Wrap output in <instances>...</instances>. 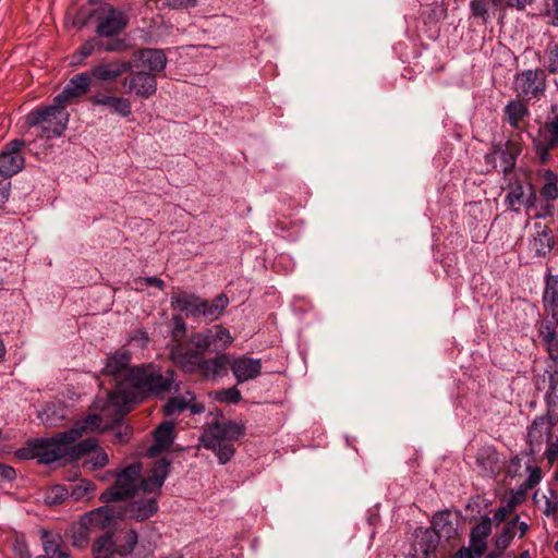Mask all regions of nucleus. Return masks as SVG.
<instances>
[{
  "instance_id": "nucleus-1",
  "label": "nucleus",
  "mask_w": 558,
  "mask_h": 558,
  "mask_svg": "<svg viewBox=\"0 0 558 558\" xmlns=\"http://www.w3.org/2000/svg\"><path fill=\"white\" fill-rule=\"evenodd\" d=\"M95 408L100 411L99 414L90 413L76 421L68 429V437L72 440L80 439L85 433H104L113 428L131 411V399L125 391H111L106 400L97 399Z\"/></svg>"
},
{
  "instance_id": "nucleus-2",
  "label": "nucleus",
  "mask_w": 558,
  "mask_h": 558,
  "mask_svg": "<svg viewBox=\"0 0 558 558\" xmlns=\"http://www.w3.org/2000/svg\"><path fill=\"white\" fill-rule=\"evenodd\" d=\"M68 437V430L58 433L51 438H37L32 441L34 456L40 463H52L62 458L78 460L97 446L96 438H86L78 444H74Z\"/></svg>"
},
{
  "instance_id": "nucleus-3",
  "label": "nucleus",
  "mask_w": 558,
  "mask_h": 558,
  "mask_svg": "<svg viewBox=\"0 0 558 558\" xmlns=\"http://www.w3.org/2000/svg\"><path fill=\"white\" fill-rule=\"evenodd\" d=\"M458 536V520L449 511L437 512L432 527L420 531L412 545V558H437L436 549L441 539L450 542Z\"/></svg>"
},
{
  "instance_id": "nucleus-4",
  "label": "nucleus",
  "mask_w": 558,
  "mask_h": 558,
  "mask_svg": "<svg viewBox=\"0 0 558 558\" xmlns=\"http://www.w3.org/2000/svg\"><path fill=\"white\" fill-rule=\"evenodd\" d=\"M128 384L145 398L178 392L180 384L175 381L173 369L161 368L153 363L131 367L128 372Z\"/></svg>"
},
{
  "instance_id": "nucleus-5",
  "label": "nucleus",
  "mask_w": 558,
  "mask_h": 558,
  "mask_svg": "<svg viewBox=\"0 0 558 558\" xmlns=\"http://www.w3.org/2000/svg\"><path fill=\"white\" fill-rule=\"evenodd\" d=\"M26 122L29 126L39 128L41 137H59L66 130L69 112L63 105L53 101L51 106L32 110Z\"/></svg>"
},
{
  "instance_id": "nucleus-6",
  "label": "nucleus",
  "mask_w": 558,
  "mask_h": 558,
  "mask_svg": "<svg viewBox=\"0 0 558 558\" xmlns=\"http://www.w3.org/2000/svg\"><path fill=\"white\" fill-rule=\"evenodd\" d=\"M142 464L134 462L117 474L116 483L100 495V501L108 504L123 500L138 489Z\"/></svg>"
},
{
  "instance_id": "nucleus-7",
  "label": "nucleus",
  "mask_w": 558,
  "mask_h": 558,
  "mask_svg": "<svg viewBox=\"0 0 558 558\" xmlns=\"http://www.w3.org/2000/svg\"><path fill=\"white\" fill-rule=\"evenodd\" d=\"M168 349L169 359L183 372L189 374L198 372L205 353L199 348L194 347L192 337L186 341H172Z\"/></svg>"
},
{
  "instance_id": "nucleus-8",
  "label": "nucleus",
  "mask_w": 558,
  "mask_h": 558,
  "mask_svg": "<svg viewBox=\"0 0 558 558\" xmlns=\"http://www.w3.org/2000/svg\"><path fill=\"white\" fill-rule=\"evenodd\" d=\"M517 97L531 100L539 97L546 89V74L543 70H525L518 73L513 80Z\"/></svg>"
},
{
  "instance_id": "nucleus-9",
  "label": "nucleus",
  "mask_w": 558,
  "mask_h": 558,
  "mask_svg": "<svg viewBox=\"0 0 558 558\" xmlns=\"http://www.w3.org/2000/svg\"><path fill=\"white\" fill-rule=\"evenodd\" d=\"M123 92L129 95L148 99L157 92V78L146 70H130L121 81Z\"/></svg>"
},
{
  "instance_id": "nucleus-10",
  "label": "nucleus",
  "mask_w": 558,
  "mask_h": 558,
  "mask_svg": "<svg viewBox=\"0 0 558 558\" xmlns=\"http://www.w3.org/2000/svg\"><path fill=\"white\" fill-rule=\"evenodd\" d=\"M93 15L97 20V34L105 37L120 33L128 23L126 15L108 3L102 4Z\"/></svg>"
},
{
  "instance_id": "nucleus-11",
  "label": "nucleus",
  "mask_w": 558,
  "mask_h": 558,
  "mask_svg": "<svg viewBox=\"0 0 558 558\" xmlns=\"http://www.w3.org/2000/svg\"><path fill=\"white\" fill-rule=\"evenodd\" d=\"M133 69V61L123 59L102 60L95 64L88 74L99 83H113Z\"/></svg>"
},
{
  "instance_id": "nucleus-12",
  "label": "nucleus",
  "mask_w": 558,
  "mask_h": 558,
  "mask_svg": "<svg viewBox=\"0 0 558 558\" xmlns=\"http://www.w3.org/2000/svg\"><path fill=\"white\" fill-rule=\"evenodd\" d=\"M25 146L23 140L9 142L0 153V175L10 178L20 172L24 166L22 149Z\"/></svg>"
},
{
  "instance_id": "nucleus-13",
  "label": "nucleus",
  "mask_w": 558,
  "mask_h": 558,
  "mask_svg": "<svg viewBox=\"0 0 558 558\" xmlns=\"http://www.w3.org/2000/svg\"><path fill=\"white\" fill-rule=\"evenodd\" d=\"M522 151V146L519 141L508 140L505 144L494 145L493 151L485 156L487 163L496 161L498 156L500 159L501 171L504 174L510 173L517 163V158Z\"/></svg>"
},
{
  "instance_id": "nucleus-14",
  "label": "nucleus",
  "mask_w": 558,
  "mask_h": 558,
  "mask_svg": "<svg viewBox=\"0 0 558 558\" xmlns=\"http://www.w3.org/2000/svg\"><path fill=\"white\" fill-rule=\"evenodd\" d=\"M92 78L88 72L75 74L70 78L63 90L58 94L53 101L63 105L65 108L75 99L84 96L89 90Z\"/></svg>"
},
{
  "instance_id": "nucleus-15",
  "label": "nucleus",
  "mask_w": 558,
  "mask_h": 558,
  "mask_svg": "<svg viewBox=\"0 0 558 558\" xmlns=\"http://www.w3.org/2000/svg\"><path fill=\"white\" fill-rule=\"evenodd\" d=\"M133 56L134 61L137 62L133 64V68L146 70L147 73H153L156 78L159 73L165 71L168 61L161 49L144 48L135 51Z\"/></svg>"
},
{
  "instance_id": "nucleus-16",
  "label": "nucleus",
  "mask_w": 558,
  "mask_h": 558,
  "mask_svg": "<svg viewBox=\"0 0 558 558\" xmlns=\"http://www.w3.org/2000/svg\"><path fill=\"white\" fill-rule=\"evenodd\" d=\"M187 409L192 414H199L205 411V405L196 401V397L192 391H185L184 393L170 398L163 404L162 412L166 416H173Z\"/></svg>"
},
{
  "instance_id": "nucleus-17",
  "label": "nucleus",
  "mask_w": 558,
  "mask_h": 558,
  "mask_svg": "<svg viewBox=\"0 0 558 558\" xmlns=\"http://www.w3.org/2000/svg\"><path fill=\"white\" fill-rule=\"evenodd\" d=\"M118 518L119 512L110 506L96 508L82 515L83 524L89 525L93 532L113 527Z\"/></svg>"
},
{
  "instance_id": "nucleus-18",
  "label": "nucleus",
  "mask_w": 558,
  "mask_h": 558,
  "mask_svg": "<svg viewBox=\"0 0 558 558\" xmlns=\"http://www.w3.org/2000/svg\"><path fill=\"white\" fill-rule=\"evenodd\" d=\"M131 360V352L126 349H120L107 357L102 373L112 376L114 379L124 378L128 381Z\"/></svg>"
},
{
  "instance_id": "nucleus-19",
  "label": "nucleus",
  "mask_w": 558,
  "mask_h": 558,
  "mask_svg": "<svg viewBox=\"0 0 558 558\" xmlns=\"http://www.w3.org/2000/svg\"><path fill=\"white\" fill-rule=\"evenodd\" d=\"M238 384L257 378L262 373V361L247 356L231 360V367Z\"/></svg>"
},
{
  "instance_id": "nucleus-20",
  "label": "nucleus",
  "mask_w": 558,
  "mask_h": 558,
  "mask_svg": "<svg viewBox=\"0 0 558 558\" xmlns=\"http://www.w3.org/2000/svg\"><path fill=\"white\" fill-rule=\"evenodd\" d=\"M170 461L161 458L154 463L150 474L143 477L138 482V490L143 493H154L161 488L163 482L169 473Z\"/></svg>"
},
{
  "instance_id": "nucleus-21",
  "label": "nucleus",
  "mask_w": 558,
  "mask_h": 558,
  "mask_svg": "<svg viewBox=\"0 0 558 558\" xmlns=\"http://www.w3.org/2000/svg\"><path fill=\"white\" fill-rule=\"evenodd\" d=\"M524 101L520 98L512 99L504 108V121L513 130L521 131L527 124L530 110Z\"/></svg>"
},
{
  "instance_id": "nucleus-22",
  "label": "nucleus",
  "mask_w": 558,
  "mask_h": 558,
  "mask_svg": "<svg viewBox=\"0 0 558 558\" xmlns=\"http://www.w3.org/2000/svg\"><path fill=\"white\" fill-rule=\"evenodd\" d=\"M231 367V359L228 354H217L211 359L203 357L198 372L206 379H216L225 376Z\"/></svg>"
},
{
  "instance_id": "nucleus-23",
  "label": "nucleus",
  "mask_w": 558,
  "mask_h": 558,
  "mask_svg": "<svg viewBox=\"0 0 558 558\" xmlns=\"http://www.w3.org/2000/svg\"><path fill=\"white\" fill-rule=\"evenodd\" d=\"M553 423L544 416H538L532 422L527 430V442L532 451L538 450L544 441H549Z\"/></svg>"
},
{
  "instance_id": "nucleus-24",
  "label": "nucleus",
  "mask_w": 558,
  "mask_h": 558,
  "mask_svg": "<svg viewBox=\"0 0 558 558\" xmlns=\"http://www.w3.org/2000/svg\"><path fill=\"white\" fill-rule=\"evenodd\" d=\"M174 439V424L170 421L162 422L154 432V444L147 449V456L154 458L168 449Z\"/></svg>"
},
{
  "instance_id": "nucleus-25",
  "label": "nucleus",
  "mask_w": 558,
  "mask_h": 558,
  "mask_svg": "<svg viewBox=\"0 0 558 558\" xmlns=\"http://www.w3.org/2000/svg\"><path fill=\"white\" fill-rule=\"evenodd\" d=\"M158 511V501L155 497L138 498L132 500L126 508L129 518L142 522L153 517Z\"/></svg>"
},
{
  "instance_id": "nucleus-26",
  "label": "nucleus",
  "mask_w": 558,
  "mask_h": 558,
  "mask_svg": "<svg viewBox=\"0 0 558 558\" xmlns=\"http://www.w3.org/2000/svg\"><path fill=\"white\" fill-rule=\"evenodd\" d=\"M201 442L206 449L213 450L216 453L221 464H226L234 456L235 448L233 442L216 438L207 433L202 435Z\"/></svg>"
},
{
  "instance_id": "nucleus-27",
  "label": "nucleus",
  "mask_w": 558,
  "mask_h": 558,
  "mask_svg": "<svg viewBox=\"0 0 558 558\" xmlns=\"http://www.w3.org/2000/svg\"><path fill=\"white\" fill-rule=\"evenodd\" d=\"M89 101L94 106H106L111 109L112 112L119 114L122 118H126L132 113V104L130 99L122 96H110V95H94L89 98Z\"/></svg>"
},
{
  "instance_id": "nucleus-28",
  "label": "nucleus",
  "mask_w": 558,
  "mask_h": 558,
  "mask_svg": "<svg viewBox=\"0 0 558 558\" xmlns=\"http://www.w3.org/2000/svg\"><path fill=\"white\" fill-rule=\"evenodd\" d=\"M205 433L213 435L216 438L233 442L245 434V427L244 425L233 421L222 423L216 422L211 424Z\"/></svg>"
},
{
  "instance_id": "nucleus-29",
  "label": "nucleus",
  "mask_w": 558,
  "mask_h": 558,
  "mask_svg": "<svg viewBox=\"0 0 558 558\" xmlns=\"http://www.w3.org/2000/svg\"><path fill=\"white\" fill-rule=\"evenodd\" d=\"M44 555L36 558H71V555L63 544L61 537L46 530L41 532Z\"/></svg>"
},
{
  "instance_id": "nucleus-30",
  "label": "nucleus",
  "mask_w": 558,
  "mask_h": 558,
  "mask_svg": "<svg viewBox=\"0 0 558 558\" xmlns=\"http://www.w3.org/2000/svg\"><path fill=\"white\" fill-rule=\"evenodd\" d=\"M203 299L195 294L180 292L171 296V305L174 310L186 316L199 317Z\"/></svg>"
},
{
  "instance_id": "nucleus-31",
  "label": "nucleus",
  "mask_w": 558,
  "mask_h": 558,
  "mask_svg": "<svg viewBox=\"0 0 558 558\" xmlns=\"http://www.w3.org/2000/svg\"><path fill=\"white\" fill-rule=\"evenodd\" d=\"M492 533V519L488 517L483 518L480 523L471 529L470 543L477 546L478 553H485L487 547V537Z\"/></svg>"
},
{
  "instance_id": "nucleus-32",
  "label": "nucleus",
  "mask_w": 558,
  "mask_h": 558,
  "mask_svg": "<svg viewBox=\"0 0 558 558\" xmlns=\"http://www.w3.org/2000/svg\"><path fill=\"white\" fill-rule=\"evenodd\" d=\"M229 304V299L226 294H218L213 301H202L201 316L207 320L218 319L225 312Z\"/></svg>"
},
{
  "instance_id": "nucleus-33",
  "label": "nucleus",
  "mask_w": 558,
  "mask_h": 558,
  "mask_svg": "<svg viewBox=\"0 0 558 558\" xmlns=\"http://www.w3.org/2000/svg\"><path fill=\"white\" fill-rule=\"evenodd\" d=\"M93 555L95 558H117L119 556L110 533H104L94 542Z\"/></svg>"
},
{
  "instance_id": "nucleus-34",
  "label": "nucleus",
  "mask_w": 558,
  "mask_h": 558,
  "mask_svg": "<svg viewBox=\"0 0 558 558\" xmlns=\"http://www.w3.org/2000/svg\"><path fill=\"white\" fill-rule=\"evenodd\" d=\"M547 415L550 421L558 422V371L549 374V391L546 396Z\"/></svg>"
},
{
  "instance_id": "nucleus-35",
  "label": "nucleus",
  "mask_w": 558,
  "mask_h": 558,
  "mask_svg": "<svg viewBox=\"0 0 558 558\" xmlns=\"http://www.w3.org/2000/svg\"><path fill=\"white\" fill-rule=\"evenodd\" d=\"M554 246V238L551 230L544 227L542 230L536 232V235L531 242V248L536 253L537 256H545L548 254Z\"/></svg>"
},
{
  "instance_id": "nucleus-36",
  "label": "nucleus",
  "mask_w": 558,
  "mask_h": 558,
  "mask_svg": "<svg viewBox=\"0 0 558 558\" xmlns=\"http://www.w3.org/2000/svg\"><path fill=\"white\" fill-rule=\"evenodd\" d=\"M498 462V453L493 447H483L476 453V465L485 472L495 473Z\"/></svg>"
},
{
  "instance_id": "nucleus-37",
  "label": "nucleus",
  "mask_w": 558,
  "mask_h": 558,
  "mask_svg": "<svg viewBox=\"0 0 558 558\" xmlns=\"http://www.w3.org/2000/svg\"><path fill=\"white\" fill-rule=\"evenodd\" d=\"M543 299L545 307L551 312L553 318L558 320V276L547 280Z\"/></svg>"
},
{
  "instance_id": "nucleus-38",
  "label": "nucleus",
  "mask_w": 558,
  "mask_h": 558,
  "mask_svg": "<svg viewBox=\"0 0 558 558\" xmlns=\"http://www.w3.org/2000/svg\"><path fill=\"white\" fill-rule=\"evenodd\" d=\"M505 202L512 211L520 213L521 206L525 202L524 187L521 182L509 183Z\"/></svg>"
},
{
  "instance_id": "nucleus-39",
  "label": "nucleus",
  "mask_w": 558,
  "mask_h": 558,
  "mask_svg": "<svg viewBox=\"0 0 558 558\" xmlns=\"http://www.w3.org/2000/svg\"><path fill=\"white\" fill-rule=\"evenodd\" d=\"M137 533L134 530H129L117 535L116 539H113V544L114 547H117L119 557L130 555L137 544Z\"/></svg>"
},
{
  "instance_id": "nucleus-40",
  "label": "nucleus",
  "mask_w": 558,
  "mask_h": 558,
  "mask_svg": "<svg viewBox=\"0 0 558 558\" xmlns=\"http://www.w3.org/2000/svg\"><path fill=\"white\" fill-rule=\"evenodd\" d=\"M517 524L518 515L508 521L501 529L500 533L495 536L494 544L498 550L505 551L510 546L512 539L515 536Z\"/></svg>"
},
{
  "instance_id": "nucleus-41",
  "label": "nucleus",
  "mask_w": 558,
  "mask_h": 558,
  "mask_svg": "<svg viewBox=\"0 0 558 558\" xmlns=\"http://www.w3.org/2000/svg\"><path fill=\"white\" fill-rule=\"evenodd\" d=\"M558 145V126L553 121L546 123L539 130L538 137L535 140V146H543L549 149Z\"/></svg>"
},
{
  "instance_id": "nucleus-42",
  "label": "nucleus",
  "mask_w": 558,
  "mask_h": 558,
  "mask_svg": "<svg viewBox=\"0 0 558 558\" xmlns=\"http://www.w3.org/2000/svg\"><path fill=\"white\" fill-rule=\"evenodd\" d=\"M543 180L545 183L539 191L541 197L546 202L558 198V175L551 170H545Z\"/></svg>"
},
{
  "instance_id": "nucleus-43",
  "label": "nucleus",
  "mask_w": 558,
  "mask_h": 558,
  "mask_svg": "<svg viewBox=\"0 0 558 558\" xmlns=\"http://www.w3.org/2000/svg\"><path fill=\"white\" fill-rule=\"evenodd\" d=\"M192 343L203 350L204 353L207 351L219 352V350H216V340L211 328L192 335Z\"/></svg>"
},
{
  "instance_id": "nucleus-44",
  "label": "nucleus",
  "mask_w": 558,
  "mask_h": 558,
  "mask_svg": "<svg viewBox=\"0 0 558 558\" xmlns=\"http://www.w3.org/2000/svg\"><path fill=\"white\" fill-rule=\"evenodd\" d=\"M93 531L89 525L83 524V519H80L78 525L72 529V545L77 548H84L88 545L90 534Z\"/></svg>"
},
{
  "instance_id": "nucleus-45",
  "label": "nucleus",
  "mask_w": 558,
  "mask_h": 558,
  "mask_svg": "<svg viewBox=\"0 0 558 558\" xmlns=\"http://www.w3.org/2000/svg\"><path fill=\"white\" fill-rule=\"evenodd\" d=\"M69 496L68 489L62 485H53L45 493V502L56 506L62 504Z\"/></svg>"
},
{
  "instance_id": "nucleus-46",
  "label": "nucleus",
  "mask_w": 558,
  "mask_h": 558,
  "mask_svg": "<svg viewBox=\"0 0 558 558\" xmlns=\"http://www.w3.org/2000/svg\"><path fill=\"white\" fill-rule=\"evenodd\" d=\"M211 330L216 340V350H219V352L226 350L232 343L233 338L230 331L222 325H215Z\"/></svg>"
},
{
  "instance_id": "nucleus-47",
  "label": "nucleus",
  "mask_w": 558,
  "mask_h": 558,
  "mask_svg": "<svg viewBox=\"0 0 558 558\" xmlns=\"http://www.w3.org/2000/svg\"><path fill=\"white\" fill-rule=\"evenodd\" d=\"M489 4L490 0H472L470 3L472 15L480 17L483 24H486L489 20Z\"/></svg>"
},
{
  "instance_id": "nucleus-48",
  "label": "nucleus",
  "mask_w": 558,
  "mask_h": 558,
  "mask_svg": "<svg viewBox=\"0 0 558 558\" xmlns=\"http://www.w3.org/2000/svg\"><path fill=\"white\" fill-rule=\"evenodd\" d=\"M545 66L548 72L558 74V43L549 44L545 50Z\"/></svg>"
},
{
  "instance_id": "nucleus-49",
  "label": "nucleus",
  "mask_w": 558,
  "mask_h": 558,
  "mask_svg": "<svg viewBox=\"0 0 558 558\" xmlns=\"http://www.w3.org/2000/svg\"><path fill=\"white\" fill-rule=\"evenodd\" d=\"M215 399L220 403H239L242 399L241 391L236 387L222 389L216 392Z\"/></svg>"
},
{
  "instance_id": "nucleus-50",
  "label": "nucleus",
  "mask_w": 558,
  "mask_h": 558,
  "mask_svg": "<svg viewBox=\"0 0 558 558\" xmlns=\"http://www.w3.org/2000/svg\"><path fill=\"white\" fill-rule=\"evenodd\" d=\"M95 489V486L89 481H81L78 484H76L72 492L71 497L75 500H83L90 498L93 492Z\"/></svg>"
},
{
  "instance_id": "nucleus-51",
  "label": "nucleus",
  "mask_w": 558,
  "mask_h": 558,
  "mask_svg": "<svg viewBox=\"0 0 558 558\" xmlns=\"http://www.w3.org/2000/svg\"><path fill=\"white\" fill-rule=\"evenodd\" d=\"M543 513L546 517L554 518L558 524V494L550 489L549 495L545 496V507Z\"/></svg>"
},
{
  "instance_id": "nucleus-52",
  "label": "nucleus",
  "mask_w": 558,
  "mask_h": 558,
  "mask_svg": "<svg viewBox=\"0 0 558 558\" xmlns=\"http://www.w3.org/2000/svg\"><path fill=\"white\" fill-rule=\"evenodd\" d=\"M98 445L92 450L93 456L85 461V465L90 470H96L105 466L108 461V454L104 450H98ZM90 453V451L88 452Z\"/></svg>"
},
{
  "instance_id": "nucleus-53",
  "label": "nucleus",
  "mask_w": 558,
  "mask_h": 558,
  "mask_svg": "<svg viewBox=\"0 0 558 558\" xmlns=\"http://www.w3.org/2000/svg\"><path fill=\"white\" fill-rule=\"evenodd\" d=\"M529 476L522 484L524 490L533 489L542 480V470L539 466H527Z\"/></svg>"
},
{
  "instance_id": "nucleus-54",
  "label": "nucleus",
  "mask_w": 558,
  "mask_h": 558,
  "mask_svg": "<svg viewBox=\"0 0 558 558\" xmlns=\"http://www.w3.org/2000/svg\"><path fill=\"white\" fill-rule=\"evenodd\" d=\"M126 45L124 40L122 39H113L110 41H102L100 40L99 45V51H106V52H121L125 50Z\"/></svg>"
},
{
  "instance_id": "nucleus-55",
  "label": "nucleus",
  "mask_w": 558,
  "mask_h": 558,
  "mask_svg": "<svg viewBox=\"0 0 558 558\" xmlns=\"http://www.w3.org/2000/svg\"><path fill=\"white\" fill-rule=\"evenodd\" d=\"M64 418V415L63 414H60V415H56V407L52 405V407H47L45 410H44V413H43V416H41V420L43 422L48 425V426H56L58 425V423L60 421H62Z\"/></svg>"
},
{
  "instance_id": "nucleus-56",
  "label": "nucleus",
  "mask_w": 558,
  "mask_h": 558,
  "mask_svg": "<svg viewBox=\"0 0 558 558\" xmlns=\"http://www.w3.org/2000/svg\"><path fill=\"white\" fill-rule=\"evenodd\" d=\"M513 507L514 506H513L512 501H509L505 506L498 507L494 512L492 522L494 521L496 524L504 522L508 518V515L512 512Z\"/></svg>"
},
{
  "instance_id": "nucleus-57",
  "label": "nucleus",
  "mask_w": 558,
  "mask_h": 558,
  "mask_svg": "<svg viewBox=\"0 0 558 558\" xmlns=\"http://www.w3.org/2000/svg\"><path fill=\"white\" fill-rule=\"evenodd\" d=\"M484 553L477 551V546L461 547L452 558H481Z\"/></svg>"
},
{
  "instance_id": "nucleus-58",
  "label": "nucleus",
  "mask_w": 558,
  "mask_h": 558,
  "mask_svg": "<svg viewBox=\"0 0 558 558\" xmlns=\"http://www.w3.org/2000/svg\"><path fill=\"white\" fill-rule=\"evenodd\" d=\"M546 16L550 24L558 26V0H547Z\"/></svg>"
},
{
  "instance_id": "nucleus-59",
  "label": "nucleus",
  "mask_w": 558,
  "mask_h": 558,
  "mask_svg": "<svg viewBox=\"0 0 558 558\" xmlns=\"http://www.w3.org/2000/svg\"><path fill=\"white\" fill-rule=\"evenodd\" d=\"M99 45H100V39H93V40L86 41L85 44L82 45L78 52L82 56V58H87V57L92 56L95 50L99 51Z\"/></svg>"
},
{
  "instance_id": "nucleus-60",
  "label": "nucleus",
  "mask_w": 558,
  "mask_h": 558,
  "mask_svg": "<svg viewBox=\"0 0 558 558\" xmlns=\"http://www.w3.org/2000/svg\"><path fill=\"white\" fill-rule=\"evenodd\" d=\"M118 430L114 433V442L123 444L126 442L131 437V428L129 426H118Z\"/></svg>"
},
{
  "instance_id": "nucleus-61",
  "label": "nucleus",
  "mask_w": 558,
  "mask_h": 558,
  "mask_svg": "<svg viewBox=\"0 0 558 558\" xmlns=\"http://www.w3.org/2000/svg\"><path fill=\"white\" fill-rule=\"evenodd\" d=\"M545 456L550 463L558 458V439L548 444L545 450Z\"/></svg>"
},
{
  "instance_id": "nucleus-62",
  "label": "nucleus",
  "mask_w": 558,
  "mask_h": 558,
  "mask_svg": "<svg viewBox=\"0 0 558 558\" xmlns=\"http://www.w3.org/2000/svg\"><path fill=\"white\" fill-rule=\"evenodd\" d=\"M0 477L7 481L15 478V470L12 466L0 463Z\"/></svg>"
},
{
  "instance_id": "nucleus-63",
  "label": "nucleus",
  "mask_w": 558,
  "mask_h": 558,
  "mask_svg": "<svg viewBox=\"0 0 558 558\" xmlns=\"http://www.w3.org/2000/svg\"><path fill=\"white\" fill-rule=\"evenodd\" d=\"M173 322H174L173 341H175V340H178L177 337L180 333L183 335L185 332V323L179 316H174Z\"/></svg>"
},
{
  "instance_id": "nucleus-64",
  "label": "nucleus",
  "mask_w": 558,
  "mask_h": 558,
  "mask_svg": "<svg viewBox=\"0 0 558 558\" xmlns=\"http://www.w3.org/2000/svg\"><path fill=\"white\" fill-rule=\"evenodd\" d=\"M529 194L525 196V202L523 203V206L529 210L535 205L536 202V192L532 185H529Z\"/></svg>"
}]
</instances>
